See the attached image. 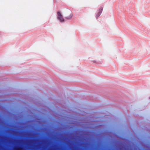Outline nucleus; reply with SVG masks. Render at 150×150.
<instances>
[{
	"instance_id": "1",
	"label": "nucleus",
	"mask_w": 150,
	"mask_h": 150,
	"mask_svg": "<svg viewBox=\"0 0 150 150\" xmlns=\"http://www.w3.org/2000/svg\"><path fill=\"white\" fill-rule=\"evenodd\" d=\"M58 18L61 22H63L64 21V19L62 17L61 14L59 12H57Z\"/></svg>"
},
{
	"instance_id": "2",
	"label": "nucleus",
	"mask_w": 150,
	"mask_h": 150,
	"mask_svg": "<svg viewBox=\"0 0 150 150\" xmlns=\"http://www.w3.org/2000/svg\"><path fill=\"white\" fill-rule=\"evenodd\" d=\"M103 7H100V8L99 10V11L97 13V15H96V17H97V18L98 17H99L100 16V15L101 14L102 12V11H103Z\"/></svg>"
},
{
	"instance_id": "3",
	"label": "nucleus",
	"mask_w": 150,
	"mask_h": 150,
	"mask_svg": "<svg viewBox=\"0 0 150 150\" xmlns=\"http://www.w3.org/2000/svg\"><path fill=\"white\" fill-rule=\"evenodd\" d=\"M72 14L71 13L69 15V16H67L65 17V18L67 19H71L72 17Z\"/></svg>"
},
{
	"instance_id": "4",
	"label": "nucleus",
	"mask_w": 150,
	"mask_h": 150,
	"mask_svg": "<svg viewBox=\"0 0 150 150\" xmlns=\"http://www.w3.org/2000/svg\"><path fill=\"white\" fill-rule=\"evenodd\" d=\"M23 149L21 147L16 148L15 149V150H22Z\"/></svg>"
},
{
	"instance_id": "5",
	"label": "nucleus",
	"mask_w": 150,
	"mask_h": 150,
	"mask_svg": "<svg viewBox=\"0 0 150 150\" xmlns=\"http://www.w3.org/2000/svg\"><path fill=\"white\" fill-rule=\"evenodd\" d=\"M93 62H96V61H93Z\"/></svg>"
},
{
	"instance_id": "6",
	"label": "nucleus",
	"mask_w": 150,
	"mask_h": 150,
	"mask_svg": "<svg viewBox=\"0 0 150 150\" xmlns=\"http://www.w3.org/2000/svg\"><path fill=\"white\" fill-rule=\"evenodd\" d=\"M149 98L150 99V97Z\"/></svg>"
}]
</instances>
